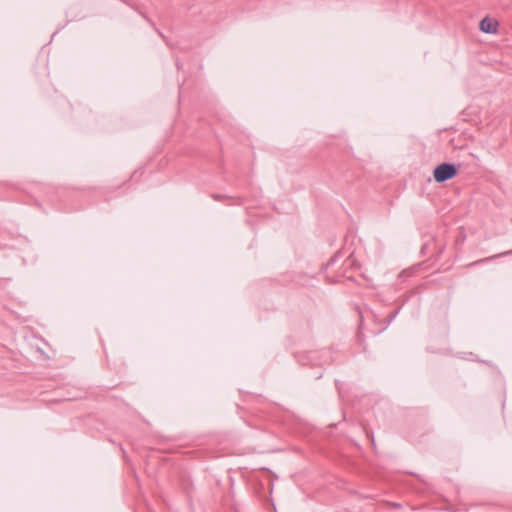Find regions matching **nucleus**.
<instances>
[{
    "instance_id": "nucleus-1",
    "label": "nucleus",
    "mask_w": 512,
    "mask_h": 512,
    "mask_svg": "<svg viewBox=\"0 0 512 512\" xmlns=\"http://www.w3.org/2000/svg\"><path fill=\"white\" fill-rule=\"evenodd\" d=\"M459 165L444 162L435 167L433 177L437 183L446 182L454 178L458 173Z\"/></svg>"
},
{
    "instance_id": "nucleus-4",
    "label": "nucleus",
    "mask_w": 512,
    "mask_h": 512,
    "mask_svg": "<svg viewBox=\"0 0 512 512\" xmlns=\"http://www.w3.org/2000/svg\"><path fill=\"white\" fill-rule=\"evenodd\" d=\"M212 197L216 201H220V200H223V199L227 198L226 195H222V194H213Z\"/></svg>"
},
{
    "instance_id": "nucleus-3",
    "label": "nucleus",
    "mask_w": 512,
    "mask_h": 512,
    "mask_svg": "<svg viewBox=\"0 0 512 512\" xmlns=\"http://www.w3.org/2000/svg\"><path fill=\"white\" fill-rule=\"evenodd\" d=\"M511 253H512V250L508 251V252L500 253V254H498L496 256L487 257V258L475 261V262L471 263V265H477V264H480V263L488 262V261H490V260H492V259H494L496 257H502V256H505V255H508V254H511Z\"/></svg>"
},
{
    "instance_id": "nucleus-2",
    "label": "nucleus",
    "mask_w": 512,
    "mask_h": 512,
    "mask_svg": "<svg viewBox=\"0 0 512 512\" xmlns=\"http://www.w3.org/2000/svg\"><path fill=\"white\" fill-rule=\"evenodd\" d=\"M498 22L490 19L489 17H485L480 21L479 27L480 30L484 33H495L497 31Z\"/></svg>"
}]
</instances>
